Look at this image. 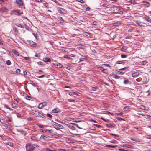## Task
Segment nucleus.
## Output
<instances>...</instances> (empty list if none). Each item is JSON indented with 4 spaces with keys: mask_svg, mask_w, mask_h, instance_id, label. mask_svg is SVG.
<instances>
[{
    "mask_svg": "<svg viewBox=\"0 0 151 151\" xmlns=\"http://www.w3.org/2000/svg\"><path fill=\"white\" fill-rule=\"evenodd\" d=\"M108 10L110 13H117L119 10V9L116 6H113L110 8H108Z\"/></svg>",
    "mask_w": 151,
    "mask_h": 151,
    "instance_id": "1",
    "label": "nucleus"
},
{
    "mask_svg": "<svg viewBox=\"0 0 151 151\" xmlns=\"http://www.w3.org/2000/svg\"><path fill=\"white\" fill-rule=\"evenodd\" d=\"M73 123L68 124H65V125L67 126L71 130L73 134H76V132H77L76 130L75 126L73 125Z\"/></svg>",
    "mask_w": 151,
    "mask_h": 151,
    "instance_id": "2",
    "label": "nucleus"
},
{
    "mask_svg": "<svg viewBox=\"0 0 151 151\" xmlns=\"http://www.w3.org/2000/svg\"><path fill=\"white\" fill-rule=\"evenodd\" d=\"M27 151H33L35 149V147L31 143H27L26 146Z\"/></svg>",
    "mask_w": 151,
    "mask_h": 151,
    "instance_id": "3",
    "label": "nucleus"
},
{
    "mask_svg": "<svg viewBox=\"0 0 151 151\" xmlns=\"http://www.w3.org/2000/svg\"><path fill=\"white\" fill-rule=\"evenodd\" d=\"M52 126L57 130L62 129H63V126L60 124L54 122L52 124Z\"/></svg>",
    "mask_w": 151,
    "mask_h": 151,
    "instance_id": "4",
    "label": "nucleus"
},
{
    "mask_svg": "<svg viewBox=\"0 0 151 151\" xmlns=\"http://www.w3.org/2000/svg\"><path fill=\"white\" fill-rule=\"evenodd\" d=\"M11 13L14 15L20 16L23 14L22 12H21L20 10H13L11 11Z\"/></svg>",
    "mask_w": 151,
    "mask_h": 151,
    "instance_id": "5",
    "label": "nucleus"
},
{
    "mask_svg": "<svg viewBox=\"0 0 151 151\" xmlns=\"http://www.w3.org/2000/svg\"><path fill=\"white\" fill-rule=\"evenodd\" d=\"M32 112L33 114H35L37 117H39L42 118H44L45 117L44 115L37 111L33 110Z\"/></svg>",
    "mask_w": 151,
    "mask_h": 151,
    "instance_id": "6",
    "label": "nucleus"
},
{
    "mask_svg": "<svg viewBox=\"0 0 151 151\" xmlns=\"http://www.w3.org/2000/svg\"><path fill=\"white\" fill-rule=\"evenodd\" d=\"M83 35L84 37L88 38L91 36V34L87 32H85L83 34Z\"/></svg>",
    "mask_w": 151,
    "mask_h": 151,
    "instance_id": "7",
    "label": "nucleus"
},
{
    "mask_svg": "<svg viewBox=\"0 0 151 151\" xmlns=\"http://www.w3.org/2000/svg\"><path fill=\"white\" fill-rule=\"evenodd\" d=\"M16 2L17 4L20 6H22L23 4L22 0H16Z\"/></svg>",
    "mask_w": 151,
    "mask_h": 151,
    "instance_id": "8",
    "label": "nucleus"
},
{
    "mask_svg": "<svg viewBox=\"0 0 151 151\" xmlns=\"http://www.w3.org/2000/svg\"><path fill=\"white\" fill-rule=\"evenodd\" d=\"M40 139H44L47 141H49L51 140L50 139L48 138L47 137L43 135H41Z\"/></svg>",
    "mask_w": 151,
    "mask_h": 151,
    "instance_id": "9",
    "label": "nucleus"
},
{
    "mask_svg": "<svg viewBox=\"0 0 151 151\" xmlns=\"http://www.w3.org/2000/svg\"><path fill=\"white\" fill-rule=\"evenodd\" d=\"M143 18L145 20L150 22H151V19L150 17L148 16H145L143 17Z\"/></svg>",
    "mask_w": 151,
    "mask_h": 151,
    "instance_id": "10",
    "label": "nucleus"
},
{
    "mask_svg": "<svg viewBox=\"0 0 151 151\" xmlns=\"http://www.w3.org/2000/svg\"><path fill=\"white\" fill-rule=\"evenodd\" d=\"M57 9L58 12L61 14L64 13L65 11V10L64 9L60 7H58Z\"/></svg>",
    "mask_w": 151,
    "mask_h": 151,
    "instance_id": "11",
    "label": "nucleus"
},
{
    "mask_svg": "<svg viewBox=\"0 0 151 151\" xmlns=\"http://www.w3.org/2000/svg\"><path fill=\"white\" fill-rule=\"evenodd\" d=\"M135 23L137 24L136 25L137 26L142 27L143 26V25L142 24L141 22L137 20L136 21Z\"/></svg>",
    "mask_w": 151,
    "mask_h": 151,
    "instance_id": "12",
    "label": "nucleus"
},
{
    "mask_svg": "<svg viewBox=\"0 0 151 151\" xmlns=\"http://www.w3.org/2000/svg\"><path fill=\"white\" fill-rule=\"evenodd\" d=\"M139 73L135 72L132 74V76L133 77L135 78L137 77L139 75Z\"/></svg>",
    "mask_w": 151,
    "mask_h": 151,
    "instance_id": "13",
    "label": "nucleus"
},
{
    "mask_svg": "<svg viewBox=\"0 0 151 151\" xmlns=\"http://www.w3.org/2000/svg\"><path fill=\"white\" fill-rule=\"evenodd\" d=\"M43 60L45 62H51V60L47 57L43 59Z\"/></svg>",
    "mask_w": 151,
    "mask_h": 151,
    "instance_id": "14",
    "label": "nucleus"
},
{
    "mask_svg": "<svg viewBox=\"0 0 151 151\" xmlns=\"http://www.w3.org/2000/svg\"><path fill=\"white\" fill-rule=\"evenodd\" d=\"M122 146L124 147H126L129 148H132V146L131 145H127V144H124L122 145Z\"/></svg>",
    "mask_w": 151,
    "mask_h": 151,
    "instance_id": "15",
    "label": "nucleus"
},
{
    "mask_svg": "<svg viewBox=\"0 0 151 151\" xmlns=\"http://www.w3.org/2000/svg\"><path fill=\"white\" fill-rule=\"evenodd\" d=\"M55 66L58 68H61L63 67V65L60 63H58L55 65Z\"/></svg>",
    "mask_w": 151,
    "mask_h": 151,
    "instance_id": "16",
    "label": "nucleus"
},
{
    "mask_svg": "<svg viewBox=\"0 0 151 151\" xmlns=\"http://www.w3.org/2000/svg\"><path fill=\"white\" fill-rule=\"evenodd\" d=\"M60 109L58 108H55L52 110V112L53 113H57L59 112Z\"/></svg>",
    "mask_w": 151,
    "mask_h": 151,
    "instance_id": "17",
    "label": "nucleus"
},
{
    "mask_svg": "<svg viewBox=\"0 0 151 151\" xmlns=\"http://www.w3.org/2000/svg\"><path fill=\"white\" fill-rule=\"evenodd\" d=\"M117 145H107L106 147L109 148H115L117 147Z\"/></svg>",
    "mask_w": 151,
    "mask_h": 151,
    "instance_id": "18",
    "label": "nucleus"
},
{
    "mask_svg": "<svg viewBox=\"0 0 151 151\" xmlns=\"http://www.w3.org/2000/svg\"><path fill=\"white\" fill-rule=\"evenodd\" d=\"M31 139L35 141H37L38 140L37 138L35 137L34 136H32L31 137Z\"/></svg>",
    "mask_w": 151,
    "mask_h": 151,
    "instance_id": "19",
    "label": "nucleus"
},
{
    "mask_svg": "<svg viewBox=\"0 0 151 151\" xmlns=\"http://www.w3.org/2000/svg\"><path fill=\"white\" fill-rule=\"evenodd\" d=\"M7 10V9L6 7H3L0 9V11L2 12L6 11Z\"/></svg>",
    "mask_w": 151,
    "mask_h": 151,
    "instance_id": "20",
    "label": "nucleus"
},
{
    "mask_svg": "<svg viewBox=\"0 0 151 151\" xmlns=\"http://www.w3.org/2000/svg\"><path fill=\"white\" fill-rule=\"evenodd\" d=\"M14 100H15L16 102H17V103H18L19 102V101H20V99L19 98H18L17 97H15L14 98Z\"/></svg>",
    "mask_w": 151,
    "mask_h": 151,
    "instance_id": "21",
    "label": "nucleus"
},
{
    "mask_svg": "<svg viewBox=\"0 0 151 151\" xmlns=\"http://www.w3.org/2000/svg\"><path fill=\"white\" fill-rule=\"evenodd\" d=\"M100 69L102 72H103V73H106V72L105 71L106 70V69L104 68L103 67H100Z\"/></svg>",
    "mask_w": 151,
    "mask_h": 151,
    "instance_id": "22",
    "label": "nucleus"
},
{
    "mask_svg": "<svg viewBox=\"0 0 151 151\" xmlns=\"http://www.w3.org/2000/svg\"><path fill=\"white\" fill-rule=\"evenodd\" d=\"M43 107H44L42 105V103L39 104L38 105V108L39 109H42Z\"/></svg>",
    "mask_w": 151,
    "mask_h": 151,
    "instance_id": "23",
    "label": "nucleus"
},
{
    "mask_svg": "<svg viewBox=\"0 0 151 151\" xmlns=\"http://www.w3.org/2000/svg\"><path fill=\"white\" fill-rule=\"evenodd\" d=\"M16 73L17 75L20 74V69L18 68L16 70Z\"/></svg>",
    "mask_w": 151,
    "mask_h": 151,
    "instance_id": "24",
    "label": "nucleus"
},
{
    "mask_svg": "<svg viewBox=\"0 0 151 151\" xmlns=\"http://www.w3.org/2000/svg\"><path fill=\"white\" fill-rule=\"evenodd\" d=\"M145 137L148 139H151V135H146L145 136Z\"/></svg>",
    "mask_w": 151,
    "mask_h": 151,
    "instance_id": "25",
    "label": "nucleus"
},
{
    "mask_svg": "<svg viewBox=\"0 0 151 151\" xmlns=\"http://www.w3.org/2000/svg\"><path fill=\"white\" fill-rule=\"evenodd\" d=\"M25 98L29 100H31V97L30 96L28 95L26 96Z\"/></svg>",
    "mask_w": 151,
    "mask_h": 151,
    "instance_id": "26",
    "label": "nucleus"
},
{
    "mask_svg": "<svg viewBox=\"0 0 151 151\" xmlns=\"http://www.w3.org/2000/svg\"><path fill=\"white\" fill-rule=\"evenodd\" d=\"M116 63L118 64H124V63L122 61H118L116 62Z\"/></svg>",
    "mask_w": 151,
    "mask_h": 151,
    "instance_id": "27",
    "label": "nucleus"
},
{
    "mask_svg": "<svg viewBox=\"0 0 151 151\" xmlns=\"http://www.w3.org/2000/svg\"><path fill=\"white\" fill-rule=\"evenodd\" d=\"M43 5L47 8H48L49 7L48 5V4L47 3H44L43 4Z\"/></svg>",
    "mask_w": 151,
    "mask_h": 151,
    "instance_id": "28",
    "label": "nucleus"
},
{
    "mask_svg": "<svg viewBox=\"0 0 151 151\" xmlns=\"http://www.w3.org/2000/svg\"><path fill=\"white\" fill-rule=\"evenodd\" d=\"M101 5L104 7H107L108 6L107 3L104 4L102 5Z\"/></svg>",
    "mask_w": 151,
    "mask_h": 151,
    "instance_id": "29",
    "label": "nucleus"
},
{
    "mask_svg": "<svg viewBox=\"0 0 151 151\" xmlns=\"http://www.w3.org/2000/svg\"><path fill=\"white\" fill-rule=\"evenodd\" d=\"M64 58H67L68 59H71V58L69 57V56H68L67 55H65L64 56Z\"/></svg>",
    "mask_w": 151,
    "mask_h": 151,
    "instance_id": "30",
    "label": "nucleus"
},
{
    "mask_svg": "<svg viewBox=\"0 0 151 151\" xmlns=\"http://www.w3.org/2000/svg\"><path fill=\"white\" fill-rule=\"evenodd\" d=\"M129 82V80L127 79H126L124 80V83L125 84H127Z\"/></svg>",
    "mask_w": 151,
    "mask_h": 151,
    "instance_id": "31",
    "label": "nucleus"
},
{
    "mask_svg": "<svg viewBox=\"0 0 151 151\" xmlns=\"http://www.w3.org/2000/svg\"><path fill=\"white\" fill-rule=\"evenodd\" d=\"M16 115H17V117H18L20 118L22 116V115L19 113H17L16 114Z\"/></svg>",
    "mask_w": 151,
    "mask_h": 151,
    "instance_id": "32",
    "label": "nucleus"
},
{
    "mask_svg": "<svg viewBox=\"0 0 151 151\" xmlns=\"http://www.w3.org/2000/svg\"><path fill=\"white\" fill-rule=\"evenodd\" d=\"M121 56L122 58H124L127 57V55H126L122 54L121 55Z\"/></svg>",
    "mask_w": 151,
    "mask_h": 151,
    "instance_id": "33",
    "label": "nucleus"
},
{
    "mask_svg": "<svg viewBox=\"0 0 151 151\" xmlns=\"http://www.w3.org/2000/svg\"><path fill=\"white\" fill-rule=\"evenodd\" d=\"M129 68V67H128V66L126 67H124V68H120V69H119V70H125L126 68L127 69V68Z\"/></svg>",
    "mask_w": 151,
    "mask_h": 151,
    "instance_id": "34",
    "label": "nucleus"
},
{
    "mask_svg": "<svg viewBox=\"0 0 151 151\" xmlns=\"http://www.w3.org/2000/svg\"><path fill=\"white\" fill-rule=\"evenodd\" d=\"M53 136L55 138H58V137H59V135L58 134H55L53 135Z\"/></svg>",
    "mask_w": 151,
    "mask_h": 151,
    "instance_id": "35",
    "label": "nucleus"
},
{
    "mask_svg": "<svg viewBox=\"0 0 151 151\" xmlns=\"http://www.w3.org/2000/svg\"><path fill=\"white\" fill-rule=\"evenodd\" d=\"M130 2L132 4H136V2L135 0H131L130 1Z\"/></svg>",
    "mask_w": 151,
    "mask_h": 151,
    "instance_id": "36",
    "label": "nucleus"
},
{
    "mask_svg": "<svg viewBox=\"0 0 151 151\" xmlns=\"http://www.w3.org/2000/svg\"><path fill=\"white\" fill-rule=\"evenodd\" d=\"M33 119L32 117H29L27 119V120L28 121H32Z\"/></svg>",
    "mask_w": 151,
    "mask_h": 151,
    "instance_id": "37",
    "label": "nucleus"
},
{
    "mask_svg": "<svg viewBox=\"0 0 151 151\" xmlns=\"http://www.w3.org/2000/svg\"><path fill=\"white\" fill-rule=\"evenodd\" d=\"M17 25L19 27H21L22 28H24V27L23 26H22V24H17Z\"/></svg>",
    "mask_w": 151,
    "mask_h": 151,
    "instance_id": "38",
    "label": "nucleus"
},
{
    "mask_svg": "<svg viewBox=\"0 0 151 151\" xmlns=\"http://www.w3.org/2000/svg\"><path fill=\"white\" fill-rule=\"evenodd\" d=\"M129 108L128 106H126L124 108V110L125 111H127L129 109Z\"/></svg>",
    "mask_w": 151,
    "mask_h": 151,
    "instance_id": "39",
    "label": "nucleus"
},
{
    "mask_svg": "<svg viewBox=\"0 0 151 151\" xmlns=\"http://www.w3.org/2000/svg\"><path fill=\"white\" fill-rule=\"evenodd\" d=\"M4 127L6 129H9V126L7 124H5L4 125Z\"/></svg>",
    "mask_w": 151,
    "mask_h": 151,
    "instance_id": "40",
    "label": "nucleus"
},
{
    "mask_svg": "<svg viewBox=\"0 0 151 151\" xmlns=\"http://www.w3.org/2000/svg\"><path fill=\"white\" fill-rule=\"evenodd\" d=\"M43 107L46 106L47 105V103L46 102H44L42 103Z\"/></svg>",
    "mask_w": 151,
    "mask_h": 151,
    "instance_id": "41",
    "label": "nucleus"
},
{
    "mask_svg": "<svg viewBox=\"0 0 151 151\" xmlns=\"http://www.w3.org/2000/svg\"><path fill=\"white\" fill-rule=\"evenodd\" d=\"M29 42L30 43V45L31 46L34 45L35 44V43L32 41H29Z\"/></svg>",
    "mask_w": 151,
    "mask_h": 151,
    "instance_id": "42",
    "label": "nucleus"
},
{
    "mask_svg": "<svg viewBox=\"0 0 151 151\" xmlns=\"http://www.w3.org/2000/svg\"><path fill=\"white\" fill-rule=\"evenodd\" d=\"M73 125H74V126H75V127H77V128H78L79 129H81V128L80 127L78 126V124H75V123H74V124H73Z\"/></svg>",
    "mask_w": 151,
    "mask_h": 151,
    "instance_id": "43",
    "label": "nucleus"
},
{
    "mask_svg": "<svg viewBox=\"0 0 151 151\" xmlns=\"http://www.w3.org/2000/svg\"><path fill=\"white\" fill-rule=\"evenodd\" d=\"M94 125L98 128H100L102 127L101 125L98 124H94Z\"/></svg>",
    "mask_w": 151,
    "mask_h": 151,
    "instance_id": "44",
    "label": "nucleus"
},
{
    "mask_svg": "<svg viewBox=\"0 0 151 151\" xmlns=\"http://www.w3.org/2000/svg\"><path fill=\"white\" fill-rule=\"evenodd\" d=\"M37 64L41 65H43V62L41 61H39L37 62Z\"/></svg>",
    "mask_w": 151,
    "mask_h": 151,
    "instance_id": "45",
    "label": "nucleus"
},
{
    "mask_svg": "<svg viewBox=\"0 0 151 151\" xmlns=\"http://www.w3.org/2000/svg\"><path fill=\"white\" fill-rule=\"evenodd\" d=\"M6 63L7 65H9L11 64V62L10 60H8L6 61Z\"/></svg>",
    "mask_w": 151,
    "mask_h": 151,
    "instance_id": "46",
    "label": "nucleus"
},
{
    "mask_svg": "<svg viewBox=\"0 0 151 151\" xmlns=\"http://www.w3.org/2000/svg\"><path fill=\"white\" fill-rule=\"evenodd\" d=\"M45 75H43L40 76H37V77L39 78H43L44 77H45Z\"/></svg>",
    "mask_w": 151,
    "mask_h": 151,
    "instance_id": "47",
    "label": "nucleus"
},
{
    "mask_svg": "<svg viewBox=\"0 0 151 151\" xmlns=\"http://www.w3.org/2000/svg\"><path fill=\"white\" fill-rule=\"evenodd\" d=\"M31 84L33 86L35 87L37 86L36 84L33 82L32 81H31Z\"/></svg>",
    "mask_w": 151,
    "mask_h": 151,
    "instance_id": "48",
    "label": "nucleus"
},
{
    "mask_svg": "<svg viewBox=\"0 0 151 151\" xmlns=\"http://www.w3.org/2000/svg\"><path fill=\"white\" fill-rule=\"evenodd\" d=\"M47 115L48 117H49L50 118H51L52 117V116L51 114H49V113H47Z\"/></svg>",
    "mask_w": 151,
    "mask_h": 151,
    "instance_id": "49",
    "label": "nucleus"
},
{
    "mask_svg": "<svg viewBox=\"0 0 151 151\" xmlns=\"http://www.w3.org/2000/svg\"><path fill=\"white\" fill-rule=\"evenodd\" d=\"M114 78L116 79H117L119 78L120 77L119 76H117V75H115L114 76Z\"/></svg>",
    "mask_w": 151,
    "mask_h": 151,
    "instance_id": "50",
    "label": "nucleus"
},
{
    "mask_svg": "<svg viewBox=\"0 0 151 151\" xmlns=\"http://www.w3.org/2000/svg\"><path fill=\"white\" fill-rule=\"evenodd\" d=\"M58 19H59L63 21H64V20L63 19L62 17H59Z\"/></svg>",
    "mask_w": 151,
    "mask_h": 151,
    "instance_id": "51",
    "label": "nucleus"
},
{
    "mask_svg": "<svg viewBox=\"0 0 151 151\" xmlns=\"http://www.w3.org/2000/svg\"><path fill=\"white\" fill-rule=\"evenodd\" d=\"M13 29L14 30V31L16 32H18V30H17V29L16 28V27H13Z\"/></svg>",
    "mask_w": 151,
    "mask_h": 151,
    "instance_id": "52",
    "label": "nucleus"
},
{
    "mask_svg": "<svg viewBox=\"0 0 151 151\" xmlns=\"http://www.w3.org/2000/svg\"><path fill=\"white\" fill-rule=\"evenodd\" d=\"M35 57H40V55H39V54H37V53H36L35 55Z\"/></svg>",
    "mask_w": 151,
    "mask_h": 151,
    "instance_id": "53",
    "label": "nucleus"
},
{
    "mask_svg": "<svg viewBox=\"0 0 151 151\" xmlns=\"http://www.w3.org/2000/svg\"><path fill=\"white\" fill-rule=\"evenodd\" d=\"M8 144L10 146L12 147L13 146V144L11 142H9L8 143Z\"/></svg>",
    "mask_w": 151,
    "mask_h": 151,
    "instance_id": "54",
    "label": "nucleus"
},
{
    "mask_svg": "<svg viewBox=\"0 0 151 151\" xmlns=\"http://www.w3.org/2000/svg\"><path fill=\"white\" fill-rule=\"evenodd\" d=\"M24 59L27 60H29L30 58L29 57H24Z\"/></svg>",
    "mask_w": 151,
    "mask_h": 151,
    "instance_id": "55",
    "label": "nucleus"
},
{
    "mask_svg": "<svg viewBox=\"0 0 151 151\" xmlns=\"http://www.w3.org/2000/svg\"><path fill=\"white\" fill-rule=\"evenodd\" d=\"M96 89V87H93L92 88V90L93 91H95Z\"/></svg>",
    "mask_w": 151,
    "mask_h": 151,
    "instance_id": "56",
    "label": "nucleus"
},
{
    "mask_svg": "<svg viewBox=\"0 0 151 151\" xmlns=\"http://www.w3.org/2000/svg\"><path fill=\"white\" fill-rule=\"evenodd\" d=\"M147 63V62L146 61H143L142 62V63L143 65H145Z\"/></svg>",
    "mask_w": 151,
    "mask_h": 151,
    "instance_id": "57",
    "label": "nucleus"
},
{
    "mask_svg": "<svg viewBox=\"0 0 151 151\" xmlns=\"http://www.w3.org/2000/svg\"><path fill=\"white\" fill-rule=\"evenodd\" d=\"M140 108L141 109L145 110V107L143 105H141L140 106Z\"/></svg>",
    "mask_w": 151,
    "mask_h": 151,
    "instance_id": "58",
    "label": "nucleus"
},
{
    "mask_svg": "<svg viewBox=\"0 0 151 151\" xmlns=\"http://www.w3.org/2000/svg\"><path fill=\"white\" fill-rule=\"evenodd\" d=\"M68 101L70 102H75V100L73 99H71V100L69 99Z\"/></svg>",
    "mask_w": 151,
    "mask_h": 151,
    "instance_id": "59",
    "label": "nucleus"
},
{
    "mask_svg": "<svg viewBox=\"0 0 151 151\" xmlns=\"http://www.w3.org/2000/svg\"><path fill=\"white\" fill-rule=\"evenodd\" d=\"M78 1L82 3H84V1L83 0H79Z\"/></svg>",
    "mask_w": 151,
    "mask_h": 151,
    "instance_id": "60",
    "label": "nucleus"
},
{
    "mask_svg": "<svg viewBox=\"0 0 151 151\" xmlns=\"http://www.w3.org/2000/svg\"><path fill=\"white\" fill-rule=\"evenodd\" d=\"M5 107L8 109H9L10 110L11 109V108H9L7 105H5Z\"/></svg>",
    "mask_w": 151,
    "mask_h": 151,
    "instance_id": "61",
    "label": "nucleus"
},
{
    "mask_svg": "<svg viewBox=\"0 0 151 151\" xmlns=\"http://www.w3.org/2000/svg\"><path fill=\"white\" fill-rule=\"evenodd\" d=\"M47 131L48 132H49V133H52L53 132V130L52 129L47 130Z\"/></svg>",
    "mask_w": 151,
    "mask_h": 151,
    "instance_id": "62",
    "label": "nucleus"
},
{
    "mask_svg": "<svg viewBox=\"0 0 151 151\" xmlns=\"http://www.w3.org/2000/svg\"><path fill=\"white\" fill-rule=\"evenodd\" d=\"M14 54L17 56H19V54L16 51H15V52H14Z\"/></svg>",
    "mask_w": 151,
    "mask_h": 151,
    "instance_id": "63",
    "label": "nucleus"
},
{
    "mask_svg": "<svg viewBox=\"0 0 151 151\" xmlns=\"http://www.w3.org/2000/svg\"><path fill=\"white\" fill-rule=\"evenodd\" d=\"M119 151H128L127 150H124V149H119Z\"/></svg>",
    "mask_w": 151,
    "mask_h": 151,
    "instance_id": "64",
    "label": "nucleus"
}]
</instances>
